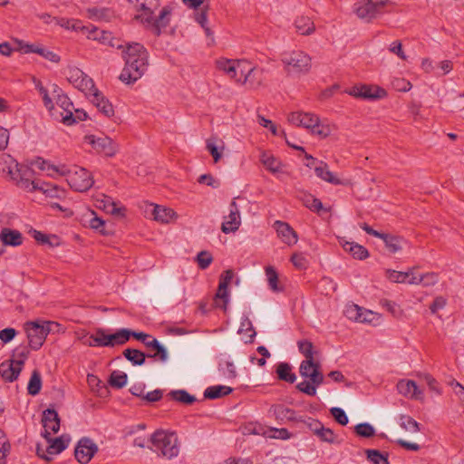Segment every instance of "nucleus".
I'll return each mask as SVG.
<instances>
[{
	"label": "nucleus",
	"mask_w": 464,
	"mask_h": 464,
	"mask_svg": "<svg viewBox=\"0 0 464 464\" xmlns=\"http://www.w3.org/2000/svg\"><path fill=\"white\" fill-rule=\"evenodd\" d=\"M88 118L87 112L82 109H75L67 111V113L60 112L59 120L67 126L73 125L78 121H85Z\"/></svg>",
	"instance_id": "obj_24"
},
{
	"label": "nucleus",
	"mask_w": 464,
	"mask_h": 464,
	"mask_svg": "<svg viewBox=\"0 0 464 464\" xmlns=\"http://www.w3.org/2000/svg\"><path fill=\"white\" fill-rule=\"evenodd\" d=\"M42 422L44 429L42 436L49 440L51 433H57L60 430V418L57 411L51 408L44 411Z\"/></svg>",
	"instance_id": "obj_13"
},
{
	"label": "nucleus",
	"mask_w": 464,
	"mask_h": 464,
	"mask_svg": "<svg viewBox=\"0 0 464 464\" xmlns=\"http://www.w3.org/2000/svg\"><path fill=\"white\" fill-rule=\"evenodd\" d=\"M314 172L316 176L322 179L324 181H327L334 185H341L343 184V181L336 178L333 172L328 169V165L324 161H320L319 166L314 168Z\"/></svg>",
	"instance_id": "obj_29"
},
{
	"label": "nucleus",
	"mask_w": 464,
	"mask_h": 464,
	"mask_svg": "<svg viewBox=\"0 0 464 464\" xmlns=\"http://www.w3.org/2000/svg\"><path fill=\"white\" fill-rule=\"evenodd\" d=\"M0 172L14 181L22 189L29 188V181L34 176V170L24 164H20L9 154L0 157Z\"/></svg>",
	"instance_id": "obj_3"
},
{
	"label": "nucleus",
	"mask_w": 464,
	"mask_h": 464,
	"mask_svg": "<svg viewBox=\"0 0 464 464\" xmlns=\"http://www.w3.org/2000/svg\"><path fill=\"white\" fill-rule=\"evenodd\" d=\"M241 224V218L238 207L235 200H232L229 205V214L225 217V221L221 225V230L225 234L237 231Z\"/></svg>",
	"instance_id": "obj_15"
},
{
	"label": "nucleus",
	"mask_w": 464,
	"mask_h": 464,
	"mask_svg": "<svg viewBox=\"0 0 464 464\" xmlns=\"http://www.w3.org/2000/svg\"><path fill=\"white\" fill-rule=\"evenodd\" d=\"M123 356L130 361L133 365H142L145 363V359L148 357L143 352L138 349L127 348L122 353Z\"/></svg>",
	"instance_id": "obj_39"
},
{
	"label": "nucleus",
	"mask_w": 464,
	"mask_h": 464,
	"mask_svg": "<svg viewBox=\"0 0 464 464\" xmlns=\"http://www.w3.org/2000/svg\"><path fill=\"white\" fill-rule=\"evenodd\" d=\"M276 372L280 381L294 383L296 380L295 373L292 372V366L287 362H279L276 365Z\"/></svg>",
	"instance_id": "obj_35"
},
{
	"label": "nucleus",
	"mask_w": 464,
	"mask_h": 464,
	"mask_svg": "<svg viewBox=\"0 0 464 464\" xmlns=\"http://www.w3.org/2000/svg\"><path fill=\"white\" fill-rule=\"evenodd\" d=\"M32 165L35 166L40 170L46 171L49 176H53L55 173L60 174L62 176L65 175L64 166H63L62 168H58L54 165L50 164L48 161L40 157L34 160L32 162Z\"/></svg>",
	"instance_id": "obj_34"
},
{
	"label": "nucleus",
	"mask_w": 464,
	"mask_h": 464,
	"mask_svg": "<svg viewBox=\"0 0 464 464\" xmlns=\"http://www.w3.org/2000/svg\"><path fill=\"white\" fill-rule=\"evenodd\" d=\"M233 389L228 386L216 385L208 387L204 392V397L208 400H215L228 395Z\"/></svg>",
	"instance_id": "obj_37"
},
{
	"label": "nucleus",
	"mask_w": 464,
	"mask_h": 464,
	"mask_svg": "<svg viewBox=\"0 0 464 464\" xmlns=\"http://www.w3.org/2000/svg\"><path fill=\"white\" fill-rule=\"evenodd\" d=\"M42 388V377L38 370H34L27 384V392L30 395H37Z\"/></svg>",
	"instance_id": "obj_47"
},
{
	"label": "nucleus",
	"mask_w": 464,
	"mask_h": 464,
	"mask_svg": "<svg viewBox=\"0 0 464 464\" xmlns=\"http://www.w3.org/2000/svg\"><path fill=\"white\" fill-rule=\"evenodd\" d=\"M296 389L309 396H314L316 394L315 386L311 382L304 381L296 385Z\"/></svg>",
	"instance_id": "obj_64"
},
{
	"label": "nucleus",
	"mask_w": 464,
	"mask_h": 464,
	"mask_svg": "<svg viewBox=\"0 0 464 464\" xmlns=\"http://www.w3.org/2000/svg\"><path fill=\"white\" fill-rule=\"evenodd\" d=\"M22 371V368L17 366L14 362L11 361L9 364H5L3 362L0 365V373L3 379L6 382H12L15 381L20 372Z\"/></svg>",
	"instance_id": "obj_30"
},
{
	"label": "nucleus",
	"mask_w": 464,
	"mask_h": 464,
	"mask_svg": "<svg viewBox=\"0 0 464 464\" xmlns=\"http://www.w3.org/2000/svg\"><path fill=\"white\" fill-rule=\"evenodd\" d=\"M0 239L5 246H18L23 244V235L20 231L5 227L0 233Z\"/></svg>",
	"instance_id": "obj_25"
},
{
	"label": "nucleus",
	"mask_w": 464,
	"mask_h": 464,
	"mask_svg": "<svg viewBox=\"0 0 464 464\" xmlns=\"http://www.w3.org/2000/svg\"><path fill=\"white\" fill-rule=\"evenodd\" d=\"M276 419L280 421H304L303 417H297L295 411L284 405H273L270 409Z\"/></svg>",
	"instance_id": "obj_22"
},
{
	"label": "nucleus",
	"mask_w": 464,
	"mask_h": 464,
	"mask_svg": "<svg viewBox=\"0 0 464 464\" xmlns=\"http://www.w3.org/2000/svg\"><path fill=\"white\" fill-rule=\"evenodd\" d=\"M414 267L409 269L407 272H400L392 269H387L385 271V276L388 280H390L392 283L397 284H409V281H411V277L413 276Z\"/></svg>",
	"instance_id": "obj_31"
},
{
	"label": "nucleus",
	"mask_w": 464,
	"mask_h": 464,
	"mask_svg": "<svg viewBox=\"0 0 464 464\" xmlns=\"http://www.w3.org/2000/svg\"><path fill=\"white\" fill-rule=\"evenodd\" d=\"M439 281L438 274L436 273H426L423 275H420L419 276H413L411 277V281H409L410 285H423L424 286H430L437 284Z\"/></svg>",
	"instance_id": "obj_38"
},
{
	"label": "nucleus",
	"mask_w": 464,
	"mask_h": 464,
	"mask_svg": "<svg viewBox=\"0 0 464 464\" xmlns=\"http://www.w3.org/2000/svg\"><path fill=\"white\" fill-rule=\"evenodd\" d=\"M29 349L25 346H19L14 350L13 356L14 359L11 360L13 362H14L17 366L21 367L23 369V366L28 358L29 355Z\"/></svg>",
	"instance_id": "obj_52"
},
{
	"label": "nucleus",
	"mask_w": 464,
	"mask_h": 464,
	"mask_svg": "<svg viewBox=\"0 0 464 464\" xmlns=\"http://www.w3.org/2000/svg\"><path fill=\"white\" fill-rule=\"evenodd\" d=\"M130 3L140 5V14H136L134 19L140 21L146 29L150 30L155 36H160L162 31L169 26L172 14L170 5L163 6L155 15V10L160 6L159 0H128Z\"/></svg>",
	"instance_id": "obj_1"
},
{
	"label": "nucleus",
	"mask_w": 464,
	"mask_h": 464,
	"mask_svg": "<svg viewBox=\"0 0 464 464\" xmlns=\"http://www.w3.org/2000/svg\"><path fill=\"white\" fill-rule=\"evenodd\" d=\"M392 5V0H362L354 4V12L360 19L371 22L388 12Z\"/></svg>",
	"instance_id": "obj_5"
},
{
	"label": "nucleus",
	"mask_w": 464,
	"mask_h": 464,
	"mask_svg": "<svg viewBox=\"0 0 464 464\" xmlns=\"http://www.w3.org/2000/svg\"><path fill=\"white\" fill-rule=\"evenodd\" d=\"M88 96L92 97L91 102L103 115L108 118L114 115L112 104L97 88H95Z\"/></svg>",
	"instance_id": "obj_20"
},
{
	"label": "nucleus",
	"mask_w": 464,
	"mask_h": 464,
	"mask_svg": "<svg viewBox=\"0 0 464 464\" xmlns=\"http://www.w3.org/2000/svg\"><path fill=\"white\" fill-rule=\"evenodd\" d=\"M362 310L359 305L353 304L346 307L344 313L349 319L359 322Z\"/></svg>",
	"instance_id": "obj_63"
},
{
	"label": "nucleus",
	"mask_w": 464,
	"mask_h": 464,
	"mask_svg": "<svg viewBox=\"0 0 464 464\" xmlns=\"http://www.w3.org/2000/svg\"><path fill=\"white\" fill-rule=\"evenodd\" d=\"M213 261L212 255L208 251H200L197 255L198 266L200 269H207Z\"/></svg>",
	"instance_id": "obj_58"
},
{
	"label": "nucleus",
	"mask_w": 464,
	"mask_h": 464,
	"mask_svg": "<svg viewBox=\"0 0 464 464\" xmlns=\"http://www.w3.org/2000/svg\"><path fill=\"white\" fill-rule=\"evenodd\" d=\"M148 57V51L141 44H128L123 51L125 66L120 75V80L130 84L140 79L147 70Z\"/></svg>",
	"instance_id": "obj_2"
},
{
	"label": "nucleus",
	"mask_w": 464,
	"mask_h": 464,
	"mask_svg": "<svg viewBox=\"0 0 464 464\" xmlns=\"http://www.w3.org/2000/svg\"><path fill=\"white\" fill-rule=\"evenodd\" d=\"M278 237L286 245L293 246L297 243L298 236L294 228L286 222L276 220L274 225Z\"/></svg>",
	"instance_id": "obj_17"
},
{
	"label": "nucleus",
	"mask_w": 464,
	"mask_h": 464,
	"mask_svg": "<svg viewBox=\"0 0 464 464\" xmlns=\"http://www.w3.org/2000/svg\"><path fill=\"white\" fill-rule=\"evenodd\" d=\"M315 436L323 442L328 443H335L336 442V435L334 430L330 428H325L324 426H320L319 430L315 433Z\"/></svg>",
	"instance_id": "obj_55"
},
{
	"label": "nucleus",
	"mask_w": 464,
	"mask_h": 464,
	"mask_svg": "<svg viewBox=\"0 0 464 464\" xmlns=\"http://www.w3.org/2000/svg\"><path fill=\"white\" fill-rule=\"evenodd\" d=\"M149 441L152 445L149 449L157 452L160 457L170 459L179 455L178 438L174 432L158 430L151 434Z\"/></svg>",
	"instance_id": "obj_4"
},
{
	"label": "nucleus",
	"mask_w": 464,
	"mask_h": 464,
	"mask_svg": "<svg viewBox=\"0 0 464 464\" xmlns=\"http://www.w3.org/2000/svg\"><path fill=\"white\" fill-rule=\"evenodd\" d=\"M266 276L267 277L268 285L274 292H280L283 290L282 287L278 286V275L276 270L273 266H267L265 269Z\"/></svg>",
	"instance_id": "obj_53"
},
{
	"label": "nucleus",
	"mask_w": 464,
	"mask_h": 464,
	"mask_svg": "<svg viewBox=\"0 0 464 464\" xmlns=\"http://www.w3.org/2000/svg\"><path fill=\"white\" fill-rule=\"evenodd\" d=\"M244 62L245 60L233 61L222 58L218 60L216 63L218 69L225 72L231 79L238 82L242 80V77L237 76V70H241V73L244 72Z\"/></svg>",
	"instance_id": "obj_18"
},
{
	"label": "nucleus",
	"mask_w": 464,
	"mask_h": 464,
	"mask_svg": "<svg viewBox=\"0 0 464 464\" xmlns=\"http://www.w3.org/2000/svg\"><path fill=\"white\" fill-rule=\"evenodd\" d=\"M48 441L50 442V445L46 448V451L49 455L61 453L67 448L69 443V440H64L63 436L54 439L50 437Z\"/></svg>",
	"instance_id": "obj_43"
},
{
	"label": "nucleus",
	"mask_w": 464,
	"mask_h": 464,
	"mask_svg": "<svg viewBox=\"0 0 464 464\" xmlns=\"http://www.w3.org/2000/svg\"><path fill=\"white\" fill-rule=\"evenodd\" d=\"M93 343H84L90 347H109L110 346V334L103 328H97L94 334L90 335Z\"/></svg>",
	"instance_id": "obj_28"
},
{
	"label": "nucleus",
	"mask_w": 464,
	"mask_h": 464,
	"mask_svg": "<svg viewBox=\"0 0 464 464\" xmlns=\"http://www.w3.org/2000/svg\"><path fill=\"white\" fill-rule=\"evenodd\" d=\"M344 251L353 256V258L363 260L369 256V251L362 245L353 242H345L343 245Z\"/></svg>",
	"instance_id": "obj_33"
},
{
	"label": "nucleus",
	"mask_w": 464,
	"mask_h": 464,
	"mask_svg": "<svg viewBox=\"0 0 464 464\" xmlns=\"http://www.w3.org/2000/svg\"><path fill=\"white\" fill-rule=\"evenodd\" d=\"M297 346L299 352L305 357V363L307 365L311 364V359L314 358V344L312 342L308 340H300L297 342Z\"/></svg>",
	"instance_id": "obj_49"
},
{
	"label": "nucleus",
	"mask_w": 464,
	"mask_h": 464,
	"mask_svg": "<svg viewBox=\"0 0 464 464\" xmlns=\"http://www.w3.org/2000/svg\"><path fill=\"white\" fill-rule=\"evenodd\" d=\"M151 215L154 220L168 223L175 215V212L171 208H168L160 205L150 204Z\"/></svg>",
	"instance_id": "obj_27"
},
{
	"label": "nucleus",
	"mask_w": 464,
	"mask_h": 464,
	"mask_svg": "<svg viewBox=\"0 0 464 464\" xmlns=\"http://www.w3.org/2000/svg\"><path fill=\"white\" fill-rule=\"evenodd\" d=\"M401 426L410 432H417L420 430V424L410 416H401Z\"/></svg>",
	"instance_id": "obj_57"
},
{
	"label": "nucleus",
	"mask_w": 464,
	"mask_h": 464,
	"mask_svg": "<svg viewBox=\"0 0 464 464\" xmlns=\"http://www.w3.org/2000/svg\"><path fill=\"white\" fill-rule=\"evenodd\" d=\"M330 412L334 419L335 420V421L338 422L339 424L345 426L348 423V417L342 408L333 407L332 409H330Z\"/></svg>",
	"instance_id": "obj_61"
},
{
	"label": "nucleus",
	"mask_w": 464,
	"mask_h": 464,
	"mask_svg": "<svg viewBox=\"0 0 464 464\" xmlns=\"http://www.w3.org/2000/svg\"><path fill=\"white\" fill-rule=\"evenodd\" d=\"M317 368H321V365L318 362H316L314 359H311V364L310 365H307L305 363V360H304L301 364H300V367H299V372L301 374L302 377L304 378H309L311 374V372L314 370V369H317Z\"/></svg>",
	"instance_id": "obj_59"
},
{
	"label": "nucleus",
	"mask_w": 464,
	"mask_h": 464,
	"mask_svg": "<svg viewBox=\"0 0 464 464\" xmlns=\"http://www.w3.org/2000/svg\"><path fill=\"white\" fill-rule=\"evenodd\" d=\"M355 433L362 438H372L375 435V429L368 422L359 423L354 427Z\"/></svg>",
	"instance_id": "obj_54"
},
{
	"label": "nucleus",
	"mask_w": 464,
	"mask_h": 464,
	"mask_svg": "<svg viewBox=\"0 0 464 464\" xmlns=\"http://www.w3.org/2000/svg\"><path fill=\"white\" fill-rule=\"evenodd\" d=\"M288 121L295 126L312 130L320 119L317 115L310 112L295 111L288 115Z\"/></svg>",
	"instance_id": "obj_16"
},
{
	"label": "nucleus",
	"mask_w": 464,
	"mask_h": 464,
	"mask_svg": "<svg viewBox=\"0 0 464 464\" xmlns=\"http://www.w3.org/2000/svg\"><path fill=\"white\" fill-rule=\"evenodd\" d=\"M244 72L241 73V83H248L251 88H256L262 82V70L254 66L247 62H244Z\"/></svg>",
	"instance_id": "obj_19"
},
{
	"label": "nucleus",
	"mask_w": 464,
	"mask_h": 464,
	"mask_svg": "<svg viewBox=\"0 0 464 464\" xmlns=\"http://www.w3.org/2000/svg\"><path fill=\"white\" fill-rule=\"evenodd\" d=\"M86 139L99 153H102L107 157H112L117 152V144L107 136L95 137L94 135H90Z\"/></svg>",
	"instance_id": "obj_14"
},
{
	"label": "nucleus",
	"mask_w": 464,
	"mask_h": 464,
	"mask_svg": "<svg viewBox=\"0 0 464 464\" xmlns=\"http://www.w3.org/2000/svg\"><path fill=\"white\" fill-rule=\"evenodd\" d=\"M218 371L220 374L227 380H234L237 375L234 362L228 360L220 361L218 363Z\"/></svg>",
	"instance_id": "obj_46"
},
{
	"label": "nucleus",
	"mask_w": 464,
	"mask_h": 464,
	"mask_svg": "<svg viewBox=\"0 0 464 464\" xmlns=\"http://www.w3.org/2000/svg\"><path fill=\"white\" fill-rule=\"evenodd\" d=\"M53 324L54 323L50 321H29L24 324L28 345L32 350L37 351L43 346L47 335L52 331Z\"/></svg>",
	"instance_id": "obj_6"
},
{
	"label": "nucleus",
	"mask_w": 464,
	"mask_h": 464,
	"mask_svg": "<svg viewBox=\"0 0 464 464\" xmlns=\"http://www.w3.org/2000/svg\"><path fill=\"white\" fill-rule=\"evenodd\" d=\"M296 31L303 35H309L315 30L314 22L308 16L297 17L295 21Z\"/></svg>",
	"instance_id": "obj_36"
},
{
	"label": "nucleus",
	"mask_w": 464,
	"mask_h": 464,
	"mask_svg": "<svg viewBox=\"0 0 464 464\" xmlns=\"http://www.w3.org/2000/svg\"><path fill=\"white\" fill-rule=\"evenodd\" d=\"M37 54L41 55L44 59H46L52 63H59L61 61V57L58 53H56L53 51H50V50L43 47L42 45H40V47L37 51Z\"/></svg>",
	"instance_id": "obj_62"
},
{
	"label": "nucleus",
	"mask_w": 464,
	"mask_h": 464,
	"mask_svg": "<svg viewBox=\"0 0 464 464\" xmlns=\"http://www.w3.org/2000/svg\"><path fill=\"white\" fill-rule=\"evenodd\" d=\"M97 207L111 215H124L125 208H119L113 199L106 195H102V198L97 199Z\"/></svg>",
	"instance_id": "obj_26"
},
{
	"label": "nucleus",
	"mask_w": 464,
	"mask_h": 464,
	"mask_svg": "<svg viewBox=\"0 0 464 464\" xmlns=\"http://www.w3.org/2000/svg\"><path fill=\"white\" fill-rule=\"evenodd\" d=\"M67 80L87 96L96 88L92 79L76 67L69 69Z\"/></svg>",
	"instance_id": "obj_11"
},
{
	"label": "nucleus",
	"mask_w": 464,
	"mask_h": 464,
	"mask_svg": "<svg viewBox=\"0 0 464 464\" xmlns=\"http://www.w3.org/2000/svg\"><path fill=\"white\" fill-rule=\"evenodd\" d=\"M208 8H209L208 5H206L203 6V8L201 9L200 12H196L195 13V20L204 29L206 35L208 37H211V39L213 40V32L208 26Z\"/></svg>",
	"instance_id": "obj_48"
},
{
	"label": "nucleus",
	"mask_w": 464,
	"mask_h": 464,
	"mask_svg": "<svg viewBox=\"0 0 464 464\" xmlns=\"http://www.w3.org/2000/svg\"><path fill=\"white\" fill-rule=\"evenodd\" d=\"M396 387L400 394L409 396L412 399H419L420 394H422L416 382L412 380H401L398 382Z\"/></svg>",
	"instance_id": "obj_23"
},
{
	"label": "nucleus",
	"mask_w": 464,
	"mask_h": 464,
	"mask_svg": "<svg viewBox=\"0 0 464 464\" xmlns=\"http://www.w3.org/2000/svg\"><path fill=\"white\" fill-rule=\"evenodd\" d=\"M55 107L57 108V115L59 116L60 112L67 113V111L71 110H74L73 103L71 102L70 98L65 95H58L55 99Z\"/></svg>",
	"instance_id": "obj_50"
},
{
	"label": "nucleus",
	"mask_w": 464,
	"mask_h": 464,
	"mask_svg": "<svg viewBox=\"0 0 464 464\" xmlns=\"http://www.w3.org/2000/svg\"><path fill=\"white\" fill-rule=\"evenodd\" d=\"M128 376L123 372L114 371L111 372L109 384L116 389H121L124 387L127 383Z\"/></svg>",
	"instance_id": "obj_51"
},
{
	"label": "nucleus",
	"mask_w": 464,
	"mask_h": 464,
	"mask_svg": "<svg viewBox=\"0 0 464 464\" xmlns=\"http://www.w3.org/2000/svg\"><path fill=\"white\" fill-rule=\"evenodd\" d=\"M304 202L306 208L314 212L324 211L327 212V209L324 208L322 201L319 198L313 197L312 195L304 196Z\"/></svg>",
	"instance_id": "obj_56"
},
{
	"label": "nucleus",
	"mask_w": 464,
	"mask_h": 464,
	"mask_svg": "<svg viewBox=\"0 0 464 464\" xmlns=\"http://www.w3.org/2000/svg\"><path fill=\"white\" fill-rule=\"evenodd\" d=\"M97 444L89 437L81 438L74 449V457L80 464H88L98 452Z\"/></svg>",
	"instance_id": "obj_9"
},
{
	"label": "nucleus",
	"mask_w": 464,
	"mask_h": 464,
	"mask_svg": "<svg viewBox=\"0 0 464 464\" xmlns=\"http://www.w3.org/2000/svg\"><path fill=\"white\" fill-rule=\"evenodd\" d=\"M148 348L155 351L153 354H148V357L158 359L160 362L168 360L167 349L157 339H152V343L148 344Z\"/></svg>",
	"instance_id": "obj_44"
},
{
	"label": "nucleus",
	"mask_w": 464,
	"mask_h": 464,
	"mask_svg": "<svg viewBox=\"0 0 464 464\" xmlns=\"http://www.w3.org/2000/svg\"><path fill=\"white\" fill-rule=\"evenodd\" d=\"M29 183V188L24 189L28 192L39 190L42 191L46 197L51 198L61 199L65 198V190L56 185L40 181L36 179L34 177L31 179Z\"/></svg>",
	"instance_id": "obj_12"
},
{
	"label": "nucleus",
	"mask_w": 464,
	"mask_h": 464,
	"mask_svg": "<svg viewBox=\"0 0 464 464\" xmlns=\"http://www.w3.org/2000/svg\"><path fill=\"white\" fill-rule=\"evenodd\" d=\"M234 277V271L231 269L225 270L219 278L218 288L215 295L216 301L218 299L223 301V306L226 308L228 303V285Z\"/></svg>",
	"instance_id": "obj_21"
},
{
	"label": "nucleus",
	"mask_w": 464,
	"mask_h": 464,
	"mask_svg": "<svg viewBox=\"0 0 464 464\" xmlns=\"http://www.w3.org/2000/svg\"><path fill=\"white\" fill-rule=\"evenodd\" d=\"M262 164L266 167V169L272 173H276L281 171V162L272 154L267 152H263L260 158Z\"/></svg>",
	"instance_id": "obj_41"
},
{
	"label": "nucleus",
	"mask_w": 464,
	"mask_h": 464,
	"mask_svg": "<svg viewBox=\"0 0 464 464\" xmlns=\"http://www.w3.org/2000/svg\"><path fill=\"white\" fill-rule=\"evenodd\" d=\"M16 50L23 53H37L40 44H27L23 40H16Z\"/></svg>",
	"instance_id": "obj_60"
},
{
	"label": "nucleus",
	"mask_w": 464,
	"mask_h": 464,
	"mask_svg": "<svg viewBox=\"0 0 464 464\" xmlns=\"http://www.w3.org/2000/svg\"><path fill=\"white\" fill-rule=\"evenodd\" d=\"M365 454L372 464H390L388 452H382L379 450H366Z\"/></svg>",
	"instance_id": "obj_45"
},
{
	"label": "nucleus",
	"mask_w": 464,
	"mask_h": 464,
	"mask_svg": "<svg viewBox=\"0 0 464 464\" xmlns=\"http://www.w3.org/2000/svg\"><path fill=\"white\" fill-rule=\"evenodd\" d=\"M172 400L185 405L193 404L197 399L194 395L188 393L186 390H174L168 394Z\"/></svg>",
	"instance_id": "obj_42"
},
{
	"label": "nucleus",
	"mask_w": 464,
	"mask_h": 464,
	"mask_svg": "<svg viewBox=\"0 0 464 464\" xmlns=\"http://www.w3.org/2000/svg\"><path fill=\"white\" fill-rule=\"evenodd\" d=\"M130 338V329L122 328L114 334H110V346L114 347L116 345L125 344Z\"/></svg>",
	"instance_id": "obj_40"
},
{
	"label": "nucleus",
	"mask_w": 464,
	"mask_h": 464,
	"mask_svg": "<svg viewBox=\"0 0 464 464\" xmlns=\"http://www.w3.org/2000/svg\"><path fill=\"white\" fill-rule=\"evenodd\" d=\"M282 63L292 72H307L311 68L310 56L299 50L283 54Z\"/></svg>",
	"instance_id": "obj_7"
},
{
	"label": "nucleus",
	"mask_w": 464,
	"mask_h": 464,
	"mask_svg": "<svg viewBox=\"0 0 464 464\" xmlns=\"http://www.w3.org/2000/svg\"><path fill=\"white\" fill-rule=\"evenodd\" d=\"M64 170L69 186L75 191L85 192L92 187L94 181L87 169L79 168L72 171L64 167Z\"/></svg>",
	"instance_id": "obj_8"
},
{
	"label": "nucleus",
	"mask_w": 464,
	"mask_h": 464,
	"mask_svg": "<svg viewBox=\"0 0 464 464\" xmlns=\"http://www.w3.org/2000/svg\"><path fill=\"white\" fill-rule=\"evenodd\" d=\"M382 240L389 252L392 254H395L398 251L401 250L403 245L407 243V241L402 237L387 233Z\"/></svg>",
	"instance_id": "obj_32"
},
{
	"label": "nucleus",
	"mask_w": 464,
	"mask_h": 464,
	"mask_svg": "<svg viewBox=\"0 0 464 464\" xmlns=\"http://www.w3.org/2000/svg\"><path fill=\"white\" fill-rule=\"evenodd\" d=\"M343 92L354 98L364 100H377L384 98L387 95L383 88L367 84L354 85L350 89H346Z\"/></svg>",
	"instance_id": "obj_10"
}]
</instances>
